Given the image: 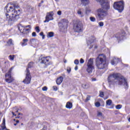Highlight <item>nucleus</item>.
Segmentation results:
<instances>
[{
    "mask_svg": "<svg viewBox=\"0 0 130 130\" xmlns=\"http://www.w3.org/2000/svg\"><path fill=\"white\" fill-rule=\"evenodd\" d=\"M5 10L8 13H10L12 16L9 14H6V19L7 21H16V17L21 14V9L18 4H8L5 8Z\"/></svg>",
    "mask_w": 130,
    "mask_h": 130,
    "instance_id": "1",
    "label": "nucleus"
},
{
    "mask_svg": "<svg viewBox=\"0 0 130 130\" xmlns=\"http://www.w3.org/2000/svg\"><path fill=\"white\" fill-rule=\"evenodd\" d=\"M97 3H100L102 8L96 10L98 17L99 20H102L107 15V10L110 9L108 0H95Z\"/></svg>",
    "mask_w": 130,
    "mask_h": 130,
    "instance_id": "2",
    "label": "nucleus"
},
{
    "mask_svg": "<svg viewBox=\"0 0 130 130\" xmlns=\"http://www.w3.org/2000/svg\"><path fill=\"white\" fill-rule=\"evenodd\" d=\"M111 78L115 79L114 83H115L116 85H123V86H125L126 88L128 87L126 79L120 74L113 73L109 76V79H111Z\"/></svg>",
    "mask_w": 130,
    "mask_h": 130,
    "instance_id": "3",
    "label": "nucleus"
},
{
    "mask_svg": "<svg viewBox=\"0 0 130 130\" xmlns=\"http://www.w3.org/2000/svg\"><path fill=\"white\" fill-rule=\"evenodd\" d=\"M95 66L98 70H104L107 68L106 56L104 54L99 55L95 59Z\"/></svg>",
    "mask_w": 130,
    "mask_h": 130,
    "instance_id": "4",
    "label": "nucleus"
},
{
    "mask_svg": "<svg viewBox=\"0 0 130 130\" xmlns=\"http://www.w3.org/2000/svg\"><path fill=\"white\" fill-rule=\"evenodd\" d=\"M113 8L115 10H117L119 13H121L124 9V2L123 1L115 2L113 5Z\"/></svg>",
    "mask_w": 130,
    "mask_h": 130,
    "instance_id": "5",
    "label": "nucleus"
},
{
    "mask_svg": "<svg viewBox=\"0 0 130 130\" xmlns=\"http://www.w3.org/2000/svg\"><path fill=\"white\" fill-rule=\"evenodd\" d=\"M18 29L20 33H22L23 35H26L28 34L29 32H30V30H31V25L23 26L20 25L19 26Z\"/></svg>",
    "mask_w": 130,
    "mask_h": 130,
    "instance_id": "6",
    "label": "nucleus"
},
{
    "mask_svg": "<svg viewBox=\"0 0 130 130\" xmlns=\"http://www.w3.org/2000/svg\"><path fill=\"white\" fill-rule=\"evenodd\" d=\"M74 30L75 32L81 33L83 31V23L81 21H77L74 25Z\"/></svg>",
    "mask_w": 130,
    "mask_h": 130,
    "instance_id": "7",
    "label": "nucleus"
},
{
    "mask_svg": "<svg viewBox=\"0 0 130 130\" xmlns=\"http://www.w3.org/2000/svg\"><path fill=\"white\" fill-rule=\"evenodd\" d=\"M87 69L86 70L87 73L89 74H91L92 72H93V70H94V61L92 58H90L88 60V63L87 64Z\"/></svg>",
    "mask_w": 130,
    "mask_h": 130,
    "instance_id": "8",
    "label": "nucleus"
},
{
    "mask_svg": "<svg viewBox=\"0 0 130 130\" xmlns=\"http://www.w3.org/2000/svg\"><path fill=\"white\" fill-rule=\"evenodd\" d=\"M12 70H13V68H11L8 72L5 75V81L7 82V83H8L9 84H10V83H13L14 82V78L12 77V75L11 74L12 73Z\"/></svg>",
    "mask_w": 130,
    "mask_h": 130,
    "instance_id": "9",
    "label": "nucleus"
},
{
    "mask_svg": "<svg viewBox=\"0 0 130 130\" xmlns=\"http://www.w3.org/2000/svg\"><path fill=\"white\" fill-rule=\"evenodd\" d=\"M31 74H30V71H29V69L28 68L26 69L25 71V78L23 81V82L24 84H26L28 85V84H30L31 82Z\"/></svg>",
    "mask_w": 130,
    "mask_h": 130,
    "instance_id": "10",
    "label": "nucleus"
},
{
    "mask_svg": "<svg viewBox=\"0 0 130 130\" xmlns=\"http://www.w3.org/2000/svg\"><path fill=\"white\" fill-rule=\"evenodd\" d=\"M39 60L40 63H43V64H45L46 66H48V64H49V60H50V57L41 56L40 57Z\"/></svg>",
    "mask_w": 130,
    "mask_h": 130,
    "instance_id": "11",
    "label": "nucleus"
},
{
    "mask_svg": "<svg viewBox=\"0 0 130 130\" xmlns=\"http://www.w3.org/2000/svg\"><path fill=\"white\" fill-rule=\"evenodd\" d=\"M95 41H96V38L94 36H91L87 39V43L89 48H92L94 46Z\"/></svg>",
    "mask_w": 130,
    "mask_h": 130,
    "instance_id": "12",
    "label": "nucleus"
},
{
    "mask_svg": "<svg viewBox=\"0 0 130 130\" xmlns=\"http://www.w3.org/2000/svg\"><path fill=\"white\" fill-rule=\"evenodd\" d=\"M126 36V34H125V32L124 31V30H122L116 34V38H117V40L118 41V42H119V41H121L122 40H123V39L125 38Z\"/></svg>",
    "mask_w": 130,
    "mask_h": 130,
    "instance_id": "13",
    "label": "nucleus"
},
{
    "mask_svg": "<svg viewBox=\"0 0 130 130\" xmlns=\"http://www.w3.org/2000/svg\"><path fill=\"white\" fill-rule=\"evenodd\" d=\"M53 15H54V13L52 11L47 13L45 18L46 19L44 21V23L49 22V21H52L53 20Z\"/></svg>",
    "mask_w": 130,
    "mask_h": 130,
    "instance_id": "14",
    "label": "nucleus"
},
{
    "mask_svg": "<svg viewBox=\"0 0 130 130\" xmlns=\"http://www.w3.org/2000/svg\"><path fill=\"white\" fill-rule=\"evenodd\" d=\"M120 61V59L114 57L111 60V64H112V66H116V64H117V62Z\"/></svg>",
    "mask_w": 130,
    "mask_h": 130,
    "instance_id": "15",
    "label": "nucleus"
},
{
    "mask_svg": "<svg viewBox=\"0 0 130 130\" xmlns=\"http://www.w3.org/2000/svg\"><path fill=\"white\" fill-rule=\"evenodd\" d=\"M63 81V77L62 76H60L58 77L56 79V83L57 85H60Z\"/></svg>",
    "mask_w": 130,
    "mask_h": 130,
    "instance_id": "16",
    "label": "nucleus"
},
{
    "mask_svg": "<svg viewBox=\"0 0 130 130\" xmlns=\"http://www.w3.org/2000/svg\"><path fill=\"white\" fill-rule=\"evenodd\" d=\"M81 4L83 6H87L90 4L89 0H81Z\"/></svg>",
    "mask_w": 130,
    "mask_h": 130,
    "instance_id": "17",
    "label": "nucleus"
},
{
    "mask_svg": "<svg viewBox=\"0 0 130 130\" xmlns=\"http://www.w3.org/2000/svg\"><path fill=\"white\" fill-rule=\"evenodd\" d=\"M66 107L68 109H72V107H73V104L70 102H68L67 103Z\"/></svg>",
    "mask_w": 130,
    "mask_h": 130,
    "instance_id": "18",
    "label": "nucleus"
},
{
    "mask_svg": "<svg viewBox=\"0 0 130 130\" xmlns=\"http://www.w3.org/2000/svg\"><path fill=\"white\" fill-rule=\"evenodd\" d=\"M61 22L62 24H64V25H68V24H69V20L66 19H62L61 20Z\"/></svg>",
    "mask_w": 130,
    "mask_h": 130,
    "instance_id": "19",
    "label": "nucleus"
},
{
    "mask_svg": "<svg viewBox=\"0 0 130 130\" xmlns=\"http://www.w3.org/2000/svg\"><path fill=\"white\" fill-rule=\"evenodd\" d=\"M30 42L31 44L35 45V44H37V43H38V40L35 39H32L30 40Z\"/></svg>",
    "mask_w": 130,
    "mask_h": 130,
    "instance_id": "20",
    "label": "nucleus"
},
{
    "mask_svg": "<svg viewBox=\"0 0 130 130\" xmlns=\"http://www.w3.org/2000/svg\"><path fill=\"white\" fill-rule=\"evenodd\" d=\"M27 42H28V39H23V42L21 43V46H26V45H27Z\"/></svg>",
    "mask_w": 130,
    "mask_h": 130,
    "instance_id": "21",
    "label": "nucleus"
},
{
    "mask_svg": "<svg viewBox=\"0 0 130 130\" xmlns=\"http://www.w3.org/2000/svg\"><path fill=\"white\" fill-rule=\"evenodd\" d=\"M86 14H90L91 13V8L90 6L86 7L85 8Z\"/></svg>",
    "mask_w": 130,
    "mask_h": 130,
    "instance_id": "22",
    "label": "nucleus"
},
{
    "mask_svg": "<svg viewBox=\"0 0 130 130\" xmlns=\"http://www.w3.org/2000/svg\"><path fill=\"white\" fill-rule=\"evenodd\" d=\"M53 36H54V32H48L47 35V37H48V38L53 37Z\"/></svg>",
    "mask_w": 130,
    "mask_h": 130,
    "instance_id": "23",
    "label": "nucleus"
},
{
    "mask_svg": "<svg viewBox=\"0 0 130 130\" xmlns=\"http://www.w3.org/2000/svg\"><path fill=\"white\" fill-rule=\"evenodd\" d=\"M77 14L81 17V18H83V17H84V13L81 11L80 9L78 10Z\"/></svg>",
    "mask_w": 130,
    "mask_h": 130,
    "instance_id": "24",
    "label": "nucleus"
},
{
    "mask_svg": "<svg viewBox=\"0 0 130 130\" xmlns=\"http://www.w3.org/2000/svg\"><path fill=\"white\" fill-rule=\"evenodd\" d=\"M111 103H112V101H111V100H108L106 101V105H108V106H110Z\"/></svg>",
    "mask_w": 130,
    "mask_h": 130,
    "instance_id": "25",
    "label": "nucleus"
},
{
    "mask_svg": "<svg viewBox=\"0 0 130 130\" xmlns=\"http://www.w3.org/2000/svg\"><path fill=\"white\" fill-rule=\"evenodd\" d=\"M89 19L91 22H95L96 21V19L94 17H90L89 18Z\"/></svg>",
    "mask_w": 130,
    "mask_h": 130,
    "instance_id": "26",
    "label": "nucleus"
},
{
    "mask_svg": "<svg viewBox=\"0 0 130 130\" xmlns=\"http://www.w3.org/2000/svg\"><path fill=\"white\" fill-rule=\"evenodd\" d=\"M33 67V62H30L28 64V68L30 69Z\"/></svg>",
    "mask_w": 130,
    "mask_h": 130,
    "instance_id": "27",
    "label": "nucleus"
},
{
    "mask_svg": "<svg viewBox=\"0 0 130 130\" xmlns=\"http://www.w3.org/2000/svg\"><path fill=\"white\" fill-rule=\"evenodd\" d=\"M8 45H13V41H12V39H10L8 42H7Z\"/></svg>",
    "mask_w": 130,
    "mask_h": 130,
    "instance_id": "28",
    "label": "nucleus"
},
{
    "mask_svg": "<svg viewBox=\"0 0 130 130\" xmlns=\"http://www.w3.org/2000/svg\"><path fill=\"white\" fill-rule=\"evenodd\" d=\"M35 30H36V32H37L38 33H39L40 32V29H39V26H36L35 27Z\"/></svg>",
    "mask_w": 130,
    "mask_h": 130,
    "instance_id": "29",
    "label": "nucleus"
},
{
    "mask_svg": "<svg viewBox=\"0 0 130 130\" xmlns=\"http://www.w3.org/2000/svg\"><path fill=\"white\" fill-rule=\"evenodd\" d=\"M122 107V106L121 105H117L116 106V109H120Z\"/></svg>",
    "mask_w": 130,
    "mask_h": 130,
    "instance_id": "30",
    "label": "nucleus"
},
{
    "mask_svg": "<svg viewBox=\"0 0 130 130\" xmlns=\"http://www.w3.org/2000/svg\"><path fill=\"white\" fill-rule=\"evenodd\" d=\"M100 96L102 98L104 97V92L102 91L100 92Z\"/></svg>",
    "mask_w": 130,
    "mask_h": 130,
    "instance_id": "31",
    "label": "nucleus"
},
{
    "mask_svg": "<svg viewBox=\"0 0 130 130\" xmlns=\"http://www.w3.org/2000/svg\"><path fill=\"white\" fill-rule=\"evenodd\" d=\"M98 116H99V117H102V112H98Z\"/></svg>",
    "mask_w": 130,
    "mask_h": 130,
    "instance_id": "32",
    "label": "nucleus"
},
{
    "mask_svg": "<svg viewBox=\"0 0 130 130\" xmlns=\"http://www.w3.org/2000/svg\"><path fill=\"white\" fill-rule=\"evenodd\" d=\"M99 24L100 27H103V26H104V23H103V22H100Z\"/></svg>",
    "mask_w": 130,
    "mask_h": 130,
    "instance_id": "33",
    "label": "nucleus"
},
{
    "mask_svg": "<svg viewBox=\"0 0 130 130\" xmlns=\"http://www.w3.org/2000/svg\"><path fill=\"white\" fill-rule=\"evenodd\" d=\"M74 63H75V64H76V65L79 64V60L75 59L74 61Z\"/></svg>",
    "mask_w": 130,
    "mask_h": 130,
    "instance_id": "34",
    "label": "nucleus"
},
{
    "mask_svg": "<svg viewBox=\"0 0 130 130\" xmlns=\"http://www.w3.org/2000/svg\"><path fill=\"white\" fill-rule=\"evenodd\" d=\"M71 71H72V69H71L70 67L67 68V72H68V74H70V73H71Z\"/></svg>",
    "mask_w": 130,
    "mask_h": 130,
    "instance_id": "35",
    "label": "nucleus"
},
{
    "mask_svg": "<svg viewBox=\"0 0 130 130\" xmlns=\"http://www.w3.org/2000/svg\"><path fill=\"white\" fill-rule=\"evenodd\" d=\"M14 57H15L14 55H10L9 58L11 60H14Z\"/></svg>",
    "mask_w": 130,
    "mask_h": 130,
    "instance_id": "36",
    "label": "nucleus"
},
{
    "mask_svg": "<svg viewBox=\"0 0 130 130\" xmlns=\"http://www.w3.org/2000/svg\"><path fill=\"white\" fill-rule=\"evenodd\" d=\"M95 106L96 107H100V103H99V102L95 103Z\"/></svg>",
    "mask_w": 130,
    "mask_h": 130,
    "instance_id": "37",
    "label": "nucleus"
},
{
    "mask_svg": "<svg viewBox=\"0 0 130 130\" xmlns=\"http://www.w3.org/2000/svg\"><path fill=\"white\" fill-rule=\"evenodd\" d=\"M80 62L81 64L84 63V62H85V61L83 59V58H81L80 60Z\"/></svg>",
    "mask_w": 130,
    "mask_h": 130,
    "instance_id": "38",
    "label": "nucleus"
},
{
    "mask_svg": "<svg viewBox=\"0 0 130 130\" xmlns=\"http://www.w3.org/2000/svg\"><path fill=\"white\" fill-rule=\"evenodd\" d=\"M53 89L54 91H56L57 90H58V88L56 86H53Z\"/></svg>",
    "mask_w": 130,
    "mask_h": 130,
    "instance_id": "39",
    "label": "nucleus"
},
{
    "mask_svg": "<svg viewBox=\"0 0 130 130\" xmlns=\"http://www.w3.org/2000/svg\"><path fill=\"white\" fill-rule=\"evenodd\" d=\"M43 91H47V87L44 86L42 88Z\"/></svg>",
    "mask_w": 130,
    "mask_h": 130,
    "instance_id": "40",
    "label": "nucleus"
},
{
    "mask_svg": "<svg viewBox=\"0 0 130 130\" xmlns=\"http://www.w3.org/2000/svg\"><path fill=\"white\" fill-rule=\"evenodd\" d=\"M82 87L84 88V89H87L88 87H87V84H82Z\"/></svg>",
    "mask_w": 130,
    "mask_h": 130,
    "instance_id": "41",
    "label": "nucleus"
},
{
    "mask_svg": "<svg viewBox=\"0 0 130 130\" xmlns=\"http://www.w3.org/2000/svg\"><path fill=\"white\" fill-rule=\"evenodd\" d=\"M32 37H36V32H33L32 33Z\"/></svg>",
    "mask_w": 130,
    "mask_h": 130,
    "instance_id": "42",
    "label": "nucleus"
},
{
    "mask_svg": "<svg viewBox=\"0 0 130 130\" xmlns=\"http://www.w3.org/2000/svg\"><path fill=\"white\" fill-rule=\"evenodd\" d=\"M6 124V119L5 118L3 119V125H5Z\"/></svg>",
    "mask_w": 130,
    "mask_h": 130,
    "instance_id": "43",
    "label": "nucleus"
},
{
    "mask_svg": "<svg viewBox=\"0 0 130 130\" xmlns=\"http://www.w3.org/2000/svg\"><path fill=\"white\" fill-rule=\"evenodd\" d=\"M57 15H58L59 16H60V15H61V11H58Z\"/></svg>",
    "mask_w": 130,
    "mask_h": 130,
    "instance_id": "44",
    "label": "nucleus"
},
{
    "mask_svg": "<svg viewBox=\"0 0 130 130\" xmlns=\"http://www.w3.org/2000/svg\"><path fill=\"white\" fill-rule=\"evenodd\" d=\"M90 100V96L88 95L86 98V101H89Z\"/></svg>",
    "mask_w": 130,
    "mask_h": 130,
    "instance_id": "45",
    "label": "nucleus"
},
{
    "mask_svg": "<svg viewBox=\"0 0 130 130\" xmlns=\"http://www.w3.org/2000/svg\"><path fill=\"white\" fill-rule=\"evenodd\" d=\"M40 36H43L44 35L43 34V32H41L40 33Z\"/></svg>",
    "mask_w": 130,
    "mask_h": 130,
    "instance_id": "46",
    "label": "nucleus"
},
{
    "mask_svg": "<svg viewBox=\"0 0 130 130\" xmlns=\"http://www.w3.org/2000/svg\"><path fill=\"white\" fill-rule=\"evenodd\" d=\"M98 46L97 45H94V48L95 49H96V48H98Z\"/></svg>",
    "mask_w": 130,
    "mask_h": 130,
    "instance_id": "47",
    "label": "nucleus"
},
{
    "mask_svg": "<svg viewBox=\"0 0 130 130\" xmlns=\"http://www.w3.org/2000/svg\"><path fill=\"white\" fill-rule=\"evenodd\" d=\"M75 71H78V66H76L75 68Z\"/></svg>",
    "mask_w": 130,
    "mask_h": 130,
    "instance_id": "48",
    "label": "nucleus"
},
{
    "mask_svg": "<svg viewBox=\"0 0 130 130\" xmlns=\"http://www.w3.org/2000/svg\"><path fill=\"white\" fill-rule=\"evenodd\" d=\"M92 82H95L96 81V78H92Z\"/></svg>",
    "mask_w": 130,
    "mask_h": 130,
    "instance_id": "49",
    "label": "nucleus"
},
{
    "mask_svg": "<svg viewBox=\"0 0 130 130\" xmlns=\"http://www.w3.org/2000/svg\"><path fill=\"white\" fill-rule=\"evenodd\" d=\"M42 39H44L45 38V36L44 35L43 36H42Z\"/></svg>",
    "mask_w": 130,
    "mask_h": 130,
    "instance_id": "50",
    "label": "nucleus"
},
{
    "mask_svg": "<svg viewBox=\"0 0 130 130\" xmlns=\"http://www.w3.org/2000/svg\"><path fill=\"white\" fill-rule=\"evenodd\" d=\"M19 122H20V121H19V120H16V123H19Z\"/></svg>",
    "mask_w": 130,
    "mask_h": 130,
    "instance_id": "51",
    "label": "nucleus"
},
{
    "mask_svg": "<svg viewBox=\"0 0 130 130\" xmlns=\"http://www.w3.org/2000/svg\"><path fill=\"white\" fill-rule=\"evenodd\" d=\"M68 129H69V130H71V129H72V128H71L70 127H69L68 128Z\"/></svg>",
    "mask_w": 130,
    "mask_h": 130,
    "instance_id": "52",
    "label": "nucleus"
},
{
    "mask_svg": "<svg viewBox=\"0 0 130 130\" xmlns=\"http://www.w3.org/2000/svg\"><path fill=\"white\" fill-rule=\"evenodd\" d=\"M12 114L13 115H15V113H14V112H12Z\"/></svg>",
    "mask_w": 130,
    "mask_h": 130,
    "instance_id": "53",
    "label": "nucleus"
},
{
    "mask_svg": "<svg viewBox=\"0 0 130 130\" xmlns=\"http://www.w3.org/2000/svg\"><path fill=\"white\" fill-rule=\"evenodd\" d=\"M14 125H15V126L17 125V123H14Z\"/></svg>",
    "mask_w": 130,
    "mask_h": 130,
    "instance_id": "54",
    "label": "nucleus"
},
{
    "mask_svg": "<svg viewBox=\"0 0 130 130\" xmlns=\"http://www.w3.org/2000/svg\"><path fill=\"white\" fill-rule=\"evenodd\" d=\"M108 99V98H106L105 99V100H106V99Z\"/></svg>",
    "mask_w": 130,
    "mask_h": 130,
    "instance_id": "55",
    "label": "nucleus"
},
{
    "mask_svg": "<svg viewBox=\"0 0 130 130\" xmlns=\"http://www.w3.org/2000/svg\"><path fill=\"white\" fill-rule=\"evenodd\" d=\"M64 62L66 63V62H67V60H65Z\"/></svg>",
    "mask_w": 130,
    "mask_h": 130,
    "instance_id": "56",
    "label": "nucleus"
},
{
    "mask_svg": "<svg viewBox=\"0 0 130 130\" xmlns=\"http://www.w3.org/2000/svg\"><path fill=\"white\" fill-rule=\"evenodd\" d=\"M109 84H110V81H109Z\"/></svg>",
    "mask_w": 130,
    "mask_h": 130,
    "instance_id": "57",
    "label": "nucleus"
},
{
    "mask_svg": "<svg viewBox=\"0 0 130 130\" xmlns=\"http://www.w3.org/2000/svg\"><path fill=\"white\" fill-rule=\"evenodd\" d=\"M18 111H19L18 110H16V112H18Z\"/></svg>",
    "mask_w": 130,
    "mask_h": 130,
    "instance_id": "58",
    "label": "nucleus"
},
{
    "mask_svg": "<svg viewBox=\"0 0 130 130\" xmlns=\"http://www.w3.org/2000/svg\"><path fill=\"white\" fill-rule=\"evenodd\" d=\"M61 94L62 95V92H61Z\"/></svg>",
    "mask_w": 130,
    "mask_h": 130,
    "instance_id": "59",
    "label": "nucleus"
},
{
    "mask_svg": "<svg viewBox=\"0 0 130 130\" xmlns=\"http://www.w3.org/2000/svg\"><path fill=\"white\" fill-rule=\"evenodd\" d=\"M77 127L79 128V126H78Z\"/></svg>",
    "mask_w": 130,
    "mask_h": 130,
    "instance_id": "60",
    "label": "nucleus"
}]
</instances>
